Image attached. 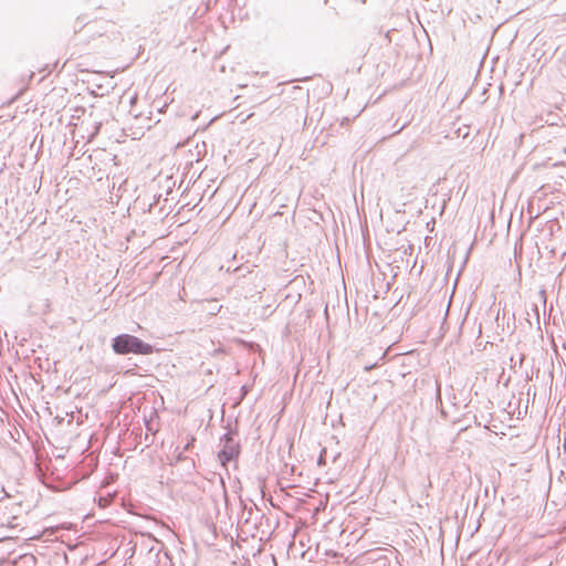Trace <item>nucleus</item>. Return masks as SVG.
<instances>
[{"label":"nucleus","mask_w":566,"mask_h":566,"mask_svg":"<svg viewBox=\"0 0 566 566\" xmlns=\"http://www.w3.org/2000/svg\"><path fill=\"white\" fill-rule=\"evenodd\" d=\"M240 450V443L234 440L232 432L224 433L220 439V450L218 451L220 463L226 467L228 462L237 460Z\"/></svg>","instance_id":"obj_2"},{"label":"nucleus","mask_w":566,"mask_h":566,"mask_svg":"<svg viewBox=\"0 0 566 566\" xmlns=\"http://www.w3.org/2000/svg\"><path fill=\"white\" fill-rule=\"evenodd\" d=\"M101 126H102V123H98V124L96 125V127H95V134H97V133H98V130H99Z\"/></svg>","instance_id":"obj_9"},{"label":"nucleus","mask_w":566,"mask_h":566,"mask_svg":"<svg viewBox=\"0 0 566 566\" xmlns=\"http://www.w3.org/2000/svg\"><path fill=\"white\" fill-rule=\"evenodd\" d=\"M539 298L541 301L546 304V300H547V296H546V290L545 289H541L539 290Z\"/></svg>","instance_id":"obj_5"},{"label":"nucleus","mask_w":566,"mask_h":566,"mask_svg":"<svg viewBox=\"0 0 566 566\" xmlns=\"http://www.w3.org/2000/svg\"><path fill=\"white\" fill-rule=\"evenodd\" d=\"M176 451L178 452L177 455H176V462H182V461H187L189 462V465L191 468H195V461L186 455H184V449L181 451H179V448L176 449Z\"/></svg>","instance_id":"obj_3"},{"label":"nucleus","mask_w":566,"mask_h":566,"mask_svg":"<svg viewBox=\"0 0 566 566\" xmlns=\"http://www.w3.org/2000/svg\"><path fill=\"white\" fill-rule=\"evenodd\" d=\"M324 453H325V450L323 451V453H322V454L319 455V458H318V461H317V462H318V464H319V465L325 464Z\"/></svg>","instance_id":"obj_7"},{"label":"nucleus","mask_w":566,"mask_h":566,"mask_svg":"<svg viewBox=\"0 0 566 566\" xmlns=\"http://www.w3.org/2000/svg\"><path fill=\"white\" fill-rule=\"evenodd\" d=\"M108 504H109V501L107 499H105V497H99L98 499V505L101 507H106Z\"/></svg>","instance_id":"obj_6"},{"label":"nucleus","mask_w":566,"mask_h":566,"mask_svg":"<svg viewBox=\"0 0 566 566\" xmlns=\"http://www.w3.org/2000/svg\"><path fill=\"white\" fill-rule=\"evenodd\" d=\"M112 349L117 355H150L154 346L130 334H119L112 339Z\"/></svg>","instance_id":"obj_1"},{"label":"nucleus","mask_w":566,"mask_h":566,"mask_svg":"<svg viewBox=\"0 0 566 566\" xmlns=\"http://www.w3.org/2000/svg\"><path fill=\"white\" fill-rule=\"evenodd\" d=\"M195 442H196V438L193 436H189L187 438V442H186L185 447L182 448L184 451L191 450V448L193 447Z\"/></svg>","instance_id":"obj_4"},{"label":"nucleus","mask_w":566,"mask_h":566,"mask_svg":"<svg viewBox=\"0 0 566 566\" xmlns=\"http://www.w3.org/2000/svg\"><path fill=\"white\" fill-rule=\"evenodd\" d=\"M533 311L535 312L536 314V317H537V323H539V317H538V307L536 304L533 305Z\"/></svg>","instance_id":"obj_8"}]
</instances>
